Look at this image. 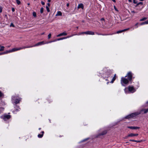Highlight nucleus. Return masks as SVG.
I'll return each instance as SVG.
<instances>
[{"mask_svg": "<svg viewBox=\"0 0 148 148\" xmlns=\"http://www.w3.org/2000/svg\"><path fill=\"white\" fill-rule=\"evenodd\" d=\"M17 97L15 96H13L12 97V101L13 103L15 104L19 103L21 101V98H17Z\"/></svg>", "mask_w": 148, "mask_h": 148, "instance_id": "obj_1", "label": "nucleus"}, {"mask_svg": "<svg viewBox=\"0 0 148 148\" xmlns=\"http://www.w3.org/2000/svg\"><path fill=\"white\" fill-rule=\"evenodd\" d=\"M122 77L121 78V83L122 86H124V84H127L129 82V80L125 78Z\"/></svg>", "mask_w": 148, "mask_h": 148, "instance_id": "obj_2", "label": "nucleus"}, {"mask_svg": "<svg viewBox=\"0 0 148 148\" xmlns=\"http://www.w3.org/2000/svg\"><path fill=\"white\" fill-rule=\"evenodd\" d=\"M133 74L131 72H129L125 77H127L129 81H131L132 79Z\"/></svg>", "mask_w": 148, "mask_h": 148, "instance_id": "obj_3", "label": "nucleus"}, {"mask_svg": "<svg viewBox=\"0 0 148 148\" xmlns=\"http://www.w3.org/2000/svg\"><path fill=\"white\" fill-rule=\"evenodd\" d=\"M11 117V116L10 115L6 114L3 116V119L4 121H6L10 119Z\"/></svg>", "mask_w": 148, "mask_h": 148, "instance_id": "obj_4", "label": "nucleus"}, {"mask_svg": "<svg viewBox=\"0 0 148 148\" xmlns=\"http://www.w3.org/2000/svg\"><path fill=\"white\" fill-rule=\"evenodd\" d=\"M128 89L129 91L131 93H133L136 91V89L134 88L132 86H129L128 87Z\"/></svg>", "mask_w": 148, "mask_h": 148, "instance_id": "obj_5", "label": "nucleus"}, {"mask_svg": "<svg viewBox=\"0 0 148 148\" xmlns=\"http://www.w3.org/2000/svg\"><path fill=\"white\" fill-rule=\"evenodd\" d=\"M15 110L13 111V112L16 113L18 111H19L20 108L19 106L15 105L14 107Z\"/></svg>", "mask_w": 148, "mask_h": 148, "instance_id": "obj_6", "label": "nucleus"}, {"mask_svg": "<svg viewBox=\"0 0 148 148\" xmlns=\"http://www.w3.org/2000/svg\"><path fill=\"white\" fill-rule=\"evenodd\" d=\"M140 113H141V112H137L132 113L130 114V115H131V116L132 118L138 115Z\"/></svg>", "mask_w": 148, "mask_h": 148, "instance_id": "obj_7", "label": "nucleus"}, {"mask_svg": "<svg viewBox=\"0 0 148 148\" xmlns=\"http://www.w3.org/2000/svg\"><path fill=\"white\" fill-rule=\"evenodd\" d=\"M86 34L88 35H94L95 34V33L94 32L90 31H87L86 32Z\"/></svg>", "mask_w": 148, "mask_h": 148, "instance_id": "obj_8", "label": "nucleus"}, {"mask_svg": "<svg viewBox=\"0 0 148 148\" xmlns=\"http://www.w3.org/2000/svg\"><path fill=\"white\" fill-rule=\"evenodd\" d=\"M128 128L132 129H139L140 128V127H132V126H128L127 127Z\"/></svg>", "mask_w": 148, "mask_h": 148, "instance_id": "obj_9", "label": "nucleus"}, {"mask_svg": "<svg viewBox=\"0 0 148 148\" xmlns=\"http://www.w3.org/2000/svg\"><path fill=\"white\" fill-rule=\"evenodd\" d=\"M130 29L129 28H127V29H124L123 30H120V31H118L116 32V33L117 34H119L120 33H122L123 32H125V31L127 30H129Z\"/></svg>", "mask_w": 148, "mask_h": 148, "instance_id": "obj_10", "label": "nucleus"}, {"mask_svg": "<svg viewBox=\"0 0 148 148\" xmlns=\"http://www.w3.org/2000/svg\"><path fill=\"white\" fill-rule=\"evenodd\" d=\"M138 135V134H134L133 133H131L128 135L127 137H133L134 136H137Z\"/></svg>", "mask_w": 148, "mask_h": 148, "instance_id": "obj_11", "label": "nucleus"}, {"mask_svg": "<svg viewBox=\"0 0 148 148\" xmlns=\"http://www.w3.org/2000/svg\"><path fill=\"white\" fill-rule=\"evenodd\" d=\"M84 8V6L83 4L82 3H80V4H79L78 5V7H77V9H79L80 8H81L82 9H83Z\"/></svg>", "mask_w": 148, "mask_h": 148, "instance_id": "obj_12", "label": "nucleus"}, {"mask_svg": "<svg viewBox=\"0 0 148 148\" xmlns=\"http://www.w3.org/2000/svg\"><path fill=\"white\" fill-rule=\"evenodd\" d=\"M18 51L17 48H14L8 51V53Z\"/></svg>", "mask_w": 148, "mask_h": 148, "instance_id": "obj_13", "label": "nucleus"}, {"mask_svg": "<svg viewBox=\"0 0 148 148\" xmlns=\"http://www.w3.org/2000/svg\"><path fill=\"white\" fill-rule=\"evenodd\" d=\"M143 111H144V113H146L148 112V109L142 110L140 111V112L141 113Z\"/></svg>", "mask_w": 148, "mask_h": 148, "instance_id": "obj_14", "label": "nucleus"}, {"mask_svg": "<svg viewBox=\"0 0 148 148\" xmlns=\"http://www.w3.org/2000/svg\"><path fill=\"white\" fill-rule=\"evenodd\" d=\"M116 74H115L114 75V77L112 78V80L111 82V83H113V82L116 79Z\"/></svg>", "mask_w": 148, "mask_h": 148, "instance_id": "obj_15", "label": "nucleus"}, {"mask_svg": "<svg viewBox=\"0 0 148 148\" xmlns=\"http://www.w3.org/2000/svg\"><path fill=\"white\" fill-rule=\"evenodd\" d=\"M44 131H42V134H38V136L39 138H42L43 135V134H44Z\"/></svg>", "mask_w": 148, "mask_h": 148, "instance_id": "obj_16", "label": "nucleus"}, {"mask_svg": "<svg viewBox=\"0 0 148 148\" xmlns=\"http://www.w3.org/2000/svg\"><path fill=\"white\" fill-rule=\"evenodd\" d=\"M107 132L106 130H105L102 132L101 134H99V136L100 135H103L105 134H106L107 133Z\"/></svg>", "mask_w": 148, "mask_h": 148, "instance_id": "obj_17", "label": "nucleus"}, {"mask_svg": "<svg viewBox=\"0 0 148 148\" xmlns=\"http://www.w3.org/2000/svg\"><path fill=\"white\" fill-rule=\"evenodd\" d=\"M62 15V13L60 11L58 12L57 13L56 15V16H61Z\"/></svg>", "mask_w": 148, "mask_h": 148, "instance_id": "obj_18", "label": "nucleus"}, {"mask_svg": "<svg viewBox=\"0 0 148 148\" xmlns=\"http://www.w3.org/2000/svg\"><path fill=\"white\" fill-rule=\"evenodd\" d=\"M131 116V115L130 114L126 116L125 117V118L126 119H129L132 118V117Z\"/></svg>", "mask_w": 148, "mask_h": 148, "instance_id": "obj_19", "label": "nucleus"}, {"mask_svg": "<svg viewBox=\"0 0 148 148\" xmlns=\"http://www.w3.org/2000/svg\"><path fill=\"white\" fill-rule=\"evenodd\" d=\"M148 24V20L147 21L142 23H141L140 25H145V24Z\"/></svg>", "mask_w": 148, "mask_h": 148, "instance_id": "obj_20", "label": "nucleus"}, {"mask_svg": "<svg viewBox=\"0 0 148 148\" xmlns=\"http://www.w3.org/2000/svg\"><path fill=\"white\" fill-rule=\"evenodd\" d=\"M0 51H2L4 50V47L0 46Z\"/></svg>", "mask_w": 148, "mask_h": 148, "instance_id": "obj_21", "label": "nucleus"}, {"mask_svg": "<svg viewBox=\"0 0 148 148\" xmlns=\"http://www.w3.org/2000/svg\"><path fill=\"white\" fill-rule=\"evenodd\" d=\"M32 47H33V46H27V47L23 46V47H22V49H25L26 48Z\"/></svg>", "mask_w": 148, "mask_h": 148, "instance_id": "obj_22", "label": "nucleus"}, {"mask_svg": "<svg viewBox=\"0 0 148 148\" xmlns=\"http://www.w3.org/2000/svg\"><path fill=\"white\" fill-rule=\"evenodd\" d=\"M61 36H66L67 35V34L65 32H64L62 33H61Z\"/></svg>", "mask_w": 148, "mask_h": 148, "instance_id": "obj_23", "label": "nucleus"}, {"mask_svg": "<svg viewBox=\"0 0 148 148\" xmlns=\"http://www.w3.org/2000/svg\"><path fill=\"white\" fill-rule=\"evenodd\" d=\"M8 53V51L0 53V55L7 54Z\"/></svg>", "mask_w": 148, "mask_h": 148, "instance_id": "obj_24", "label": "nucleus"}, {"mask_svg": "<svg viewBox=\"0 0 148 148\" xmlns=\"http://www.w3.org/2000/svg\"><path fill=\"white\" fill-rule=\"evenodd\" d=\"M147 17H144L143 18L140 19V21H144L146 20L147 19Z\"/></svg>", "mask_w": 148, "mask_h": 148, "instance_id": "obj_25", "label": "nucleus"}, {"mask_svg": "<svg viewBox=\"0 0 148 148\" xmlns=\"http://www.w3.org/2000/svg\"><path fill=\"white\" fill-rule=\"evenodd\" d=\"M97 34L98 35H103V36H104V35H107L106 34H102L101 33H98V32H96L95 33Z\"/></svg>", "mask_w": 148, "mask_h": 148, "instance_id": "obj_26", "label": "nucleus"}, {"mask_svg": "<svg viewBox=\"0 0 148 148\" xmlns=\"http://www.w3.org/2000/svg\"><path fill=\"white\" fill-rule=\"evenodd\" d=\"M40 45V42H39L38 43H37L35 45H34V46H32L33 47H36Z\"/></svg>", "mask_w": 148, "mask_h": 148, "instance_id": "obj_27", "label": "nucleus"}, {"mask_svg": "<svg viewBox=\"0 0 148 148\" xmlns=\"http://www.w3.org/2000/svg\"><path fill=\"white\" fill-rule=\"evenodd\" d=\"M86 33V32H82L78 33V35H82V34H86V33Z\"/></svg>", "mask_w": 148, "mask_h": 148, "instance_id": "obj_28", "label": "nucleus"}, {"mask_svg": "<svg viewBox=\"0 0 148 148\" xmlns=\"http://www.w3.org/2000/svg\"><path fill=\"white\" fill-rule=\"evenodd\" d=\"M33 16L34 17H36V12H33L32 13Z\"/></svg>", "mask_w": 148, "mask_h": 148, "instance_id": "obj_29", "label": "nucleus"}, {"mask_svg": "<svg viewBox=\"0 0 148 148\" xmlns=\"http://www.w3.org/2000/svg\"><path fill=\"white\" fill-rule=\"evenodd\" d=\"M45 42L44 41H42V42H40V45H44L45 44H46L45 43Z\"/></svg>", "mask_w": 148, "mask_h": 148, "instance_id": "obj_30", "label": "nucleus"}, {"mask_svg": "<svg viewBox=\"0 0 148 148\" xmlns=\"http://www.w3.org/2000/svg\"><path fill=\"white\" fill-rule=\"evenodd\" d=\"M16 2L18 5H19L21 3L20 1L19 0H16Z\"/></svg>", "mask_w": 148, "mask_h": 148, "instance_id": "obj_31", "label": "nucleus"}, {"mask_svg": "<svg viewBox=\"0 0 148 148\" xmlns=\"http://www.w3.org/2000/svg\"><path fill=\"white\" fill-rule=\"evenodd\" d=\"M65 38H65L64 37H63V38H60L57 39V40H63V39H65Z\"/></svg>", "mask_w": 148, "mask_h": 148, "instance_id": "obj_32", "label": "nucleus"}, {"mask_svg": "<svg viewBox=\"0 0 148 148\" xmlns=\"http://www.w3.org/2000/svg\"><path fill=\"white\" fill-rule=\"evenodd\" d=\"M43 12V8H41L40 10V12L41 13H42Z\"/></svg>", "mask_w": 148, "mask_h": 148, "instance_id": "obj_33", "label": "nucleus"}, {"mask_svg": "<svg viewBox=\"0 0 148 148\" xmlns=\"http://www.w3.org/2000/svg\"><path fill=\"white\" fill-rule=\"evenodd\" d=\"M46 8L47 12H50V10L49 9V8L48 6H46Z\"/></svg>", "mask_w": 148, "mask_h": 148, "instance_id": "obj_34", "label": "nucleus"}, {"mask_svg": "<svg viewBox=\"0 0 148 148\" xmlns=\"http://www.w3.org/2000/svg\"><path fill=\"white\" fill-rule=\"evenodd\" d=\"M51 34L50 33L49 34V35H48V38L50 39L51 38Z\"/></svg>", "mask_w": 148, "mask_h": 148, "instance_id": "obj_35", "label": "nucleus"}, {"mask_svg": "<svg viewBox=\"0 0 148 148\" xmlns=\"http://www.w3.org/2000/svg\"><path fill=\"white\" fill-rule=\"evenodd\" d=\"M3 8L1 6H0V12L1 13L2 11Z\"/></svg>", "mask_w": 148, "mask_h": 148, "instance_id": "obj_36", "label": "nucleus"}, {"mask_svg": "<svg viewBox=\"0 0 148 148\" xmlns=\"http://www.w3.org/2000/svg\"><path fill=\"white\" fill-rule=\"evenodd\" d=\"M142 140H135V142H137V143H140L141 142H142Z\"/></svg>", "mask_w": 148, "mask_h": 148, "instance_id": "obj_37", "label": "nucleus"}, {"mask_svg": "<svg viewBox=\"0 0 148 148\" xmlns=\"http://www.w3.org/2000/svg\"><path fill=\"white\" fill-rule=\"evenodd\" d=\"M10 27H14L15 26L12 23L10 25Z\"/></svg>", "mask_w": 148, "mask_h": 148, "instance_id": "obj_38", "label": "nucleus"}, {"mask_svg": "<svg viewBox=\"0 0 148 148\" xmlns=\"http://www.w3.org/2000/svg\"><path fill=\"white\" fill-rule=\"evenodd\" d=\"M143 3L142 2H140L138 3H137V5H143Z\"/></svg>", "mask_w": 148, "mask_h": 148, "instance_id": "obj_39", "label": "nucleus"}, {"mask_svg": "<svg viewBox=\"0 0 148 148\" xmlns=\"http://www.w3.org/2000/svg\"><path fill=\"white\" fill-rule=\"evenodd\" d=\"M52 42H53V41H49V42H45V43H46V44H48V43H50Z\"/></svg>", "mask_w": 148, "mask_h": 148, "instance_id": "obj_40", "label": "nucleus"}, {"mask_svg": "<svg viewBox=\"0 0 148 148\" xmlns=\"http://www.w3.org/2000/svg\"><path fill=\"white\" fill-rule=\"evenodd\" d=\"M3 93L1 92L0 90V97H1L3 96Z\"/></svg>", "mask_w": 148, "mask_h": 148, "instance_id": "obj_41", "label": "nucleus"}, {"mask_svg": "<svg viewBox=\"0 0 148 148\" xmlns=\"http://www.w3.org/2000/svg\"><path fill=\"white\" fill-rule=\"evenodd\" d=\"M133 3H136L137 2V1H136V0H133Z\"/></svg>", "mask_w": 148, "mask_h": 148, "instance_id": "obj_42", "label": "nucleus"}, {"mask_svg": "<svg viewBox=\"0 0 148 148\" xmlns=\"http://www.w3.org/2000/svg\"><path fill=\"white\" fill-rule=\"evenodd\" d=\"M17 48V50L18 51V50H21V49H22V47H19V48Z\"/></svg>", "mask_w": 148, "mask_h": 148, "instance_id": "obj_43", "label": "nucleus"}, {"mask_svg": "<svg viewBox=\"0 0 148 148\" xmlns=\"http://www.w3.org/2000/svg\"><path fill=\"white\" fill-rule=\"evenodd\" d=\"M41 4H42V5H45V2H43V1H41Z\"/></svg>", "mask_w": 148, "mask_h": 148, "instance_id": "obj_44", "label": "nucleus"}, {"mask_svg": "<svg viewBox=\"0 0 148 148\" xmlns=\"http://www.w3.org/2000/svg\"><path fill=\"white\" fill-rule=\"evenodd\" d=\"M72 36H68L67 37H64L65 38H65V39H66L67 38H69L70 37H71Z\"/></svg>", "mask_w": 148, "mask_h": 148, "instance_id": "obj_45", "label": "nucleus"}, {"mask_svg": "<svg viewBox=\"0 0 148 148\" xmlns=\"http://www.w3.org/2000/svg\"><path fill=\"white\" fill-rule=\"evenodd\" d=\"M130 141H132V142H135V140H129Z\"/></svg>", "mask_w": 148, "mask_h": 148, "instance_id": "obj_46", "label": "nucleus"}, {"mask_svg": "<svg viewBox=\"0 0 148 148\" xmlns=\"http://www.w3.org/2000/svg\"><path fill=\"white\" fill-rule=\"evenodd\" d=\"M61 36H62L61 33L57 36V37H60Z\"/></svg>", "mask_w": 148, "mask_h": 148, "instance_id": "obj_47", "label": "nucleus"}, {"mask_svg": "<svg viewBox=\"0 0 148 148\" xmlns=\"http://www.w3.org/2000/svg\"><path fill=\"white\" fill-rule=\"evenodd\" d=\"M138 24V23H137L136 24H135V26H137L136 28H137L138 27V26H137Z\"/></svg>", "mask_w": 148, "mask_h": 148, "instance_id": "obj_48", "label": "nucleus"}, {"mask_svg": "<svg viewBox=\"0 0 148 148\" xmlns=\"http://www.w3.org/2000/svg\"><path fill=\"white\" fill-rule=\"evenodd\" d=\"M58 40H57V39H56V40H53V42H55V41H58Z\"/></svg>", "mask_w": 148, "mask_h": 148, "instance_id": "obj_49", "label": "nucleus"}, {"mask_svg": "<svg viewBox=\"0 0 148 148\" xmlns=\"http://www.w3.org/2000/svg\"><path fill=\"white\" fill-rule=\"evenodd\" d=\"M12 11L13 12H14L15 11L14 9V8H12Z\"/></svg>", "mask_w": 148, "mask_h": 148, "instance_id": "obj_50", "label": "nucleus"}, {"mask_svg": "<svg viewBox=\"0 0 148 148\" xmlns=\"http://www.w3.org/2000/svg\"><path fill=\"white\" fill-rule=\"evenodd\" d=\"M132 13H135V12L134 11H131Z\"/></svg>", "mask_w": 148, "mask_h": 148, "instance_id": "obj_51", "label": "nucleus"}, {"mask_svg": "<svg viewBox=\"0 0 148 148\" xmlns=\"http://www.w3.org/2000/svg\"><path fill=\"white\" fill-rule=\"evenodd\" d=\"M66 6L68 7L69 6V3H67V4H66Z\"/></svg>", "mask_w": 148, "mask_h": 148, "instance_id": "obj_52", "label": "nucleus"}, {"mask_svg": "<svg viewBox=\"0 0 148 148\" xmlns=\"http://www.w3.org/2000/svg\"><path fill=\"white\" fill-rule=\"evenodd\" d=\"M47 5L48 6H50V4L49 3H48Z\"/></svg>", "mask_w": 148, "mask_h": 148, "instance_id": "obj_53", "label": "nucleus"}, {"mask_svg": "<svg viewBox=\"0 0 148 148\" xmlns=\"http://www.w3.org/2000/svg\"><path fill=\"white\" fill-rule=\"evenodd\" d=\"M101 20H104V19L103 18H101Z\"/></svg>", "mask_w": 148, "mask_h": 148, "instance_id": "obj_54", "label": "nucleus"}, {"mask_svg": "<svg viewBox=\"0 0 148 148\" xmlns=\"http://www.w3.org/2000/svg\"><path fill=\"white\" fill-rule=\"evenodd\" d=\"M130 2H131L132 1V0H128Z\"/></svg>", "mask_w": 148, "mask_h": 148, "instance_id": "obj_55", "label": "nucleus"}, {"mask_svg": "<svg viewBox=\"0 0 148 148\" xmlns=\"http://www.w3.org/2000/svg\"><path fill=\"white\" fill-rule=\"evenodd\" d=\"M112 1H113L114 2H116V1H115V0H112Z\"/></svg>", "mask_w": 148, "mask_h": 148, "instance_id": "obj_56", "label": "nucleus"}, {"mask_svg": "<svg viewBox=\"0 0 148 148\" xmlns=\"http://www.w3.org/2000/svg\"><path fill=\"white\" fill-rule=\"evenodd\" d=\"M114 9H115V10H116V11H117V10L116 9V7H115V6H114Z\"/></svg>", "mask_w": 148, "mask_h": 148, "instance_id": "obj_57", "label": "nucleus"}, {"mask_svg": "<svg viewBox=\"0 0 148 148\" xmlns=\"http://www.w3.org/2000/svg\"><path fill=\"white\" fill-rule=\"evenodd\" d=\"M48 1L49 2L51 1V0H48Z\"/></svg>", "mask_w": 148, "mask_h": 148, "instance_id": "obj_58", "label": "nucleus"}, {"mask_svg": "<svg viewBox=\"0 0 148 148\" xmlns=\"http://www.w3.org/2000/svg\"><path fill=\"white\" fill-rule=\"evenodd\" d=\"M126 89V88H125V93H127L126 92V91L125 90Z\"/></svg>", "mask_w": 148, "mask_h": 148, "instance_id": "obj_59", "label": "nucleus"}, {"mask_svg": "<svg viewBox=\"0 0 148 148\" xmlns=\"http://www.w3.org/2000/svg\"><path fill=\"white\" fill-rule=\"evenodd\" d=\"M127 136H126L125 137V138H127L128 137H127Z\"/></svg>", "mask_w": 148, "mask_h": 148, "instance_id": "obj_60", "label": "nucleus"}, {"mask_svg": "<svg viewBox=\"0 0 148 148\" xmlns=\"http://www.w3.org/2000/svg\"><path fill=\"white\" fill-rule=\"evenodd\" d=\"M44 33H42V34H41V35H43V34H44Z\"/></svg>", "mask_w": 148, "mask_h": 148, "instance_id": "obj_61", "label": "nucleus"}, {"mask_svg": "<svg viewBox=\"0 0 148 148\" xmlns=\"http://www.w3.org/2000/svg\"><path fill=\"white\" fill-rule=\"evenodd\" d=\"M138 5H137V4L135 6L136 7H137Z\"/></svg>", "mask_w": 148, "mask_h": 148, "instance_id": "obj_62", "label": "nucleus"}, {"mask_svg": "<svg viewBox=\"0 0 148 148\" xmlns=\"http://www.w3.org/2000/svg\"><path fill=\"white\" fill-rule=\"evenodd\" d=\"M139 1H144V0H139Z\"/></svg>", "mask_w": 148, "mask_h": 148, "instance_id": "obj_63", "label": "nucleus"}, {"mask_svg": "<svg viewBox=\"0 0 148 148\" xmlns=\"http://www.w3.org/2000/svg\"><path fill=\"white\" fill-rule=\"evenodd\" d=\"M27 5H30V3H28Z\"/></svg>", "mask_w": 148, "mask_h": 148, "instance_id": "obj_64", "label": "nucleus"}]
</instances>
